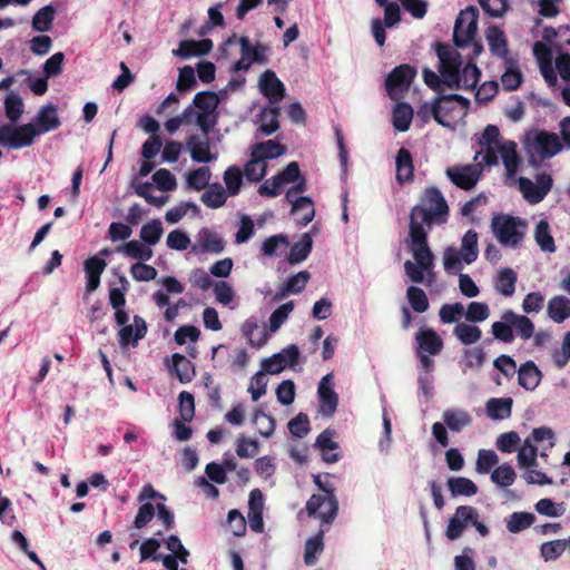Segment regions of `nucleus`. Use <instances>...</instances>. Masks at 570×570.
Masks as SVG:
<instances>
[{"instance_id": "1", "label": "nucleus", "mask_w": 570, "mask_h": 570, "mask_svg": "<svg viewBox=\"0 0 570 570\" xmlns=\"http://www.w3.org/2000/svg\"><path fill=\"white\" fill-rule=\"evenodd\" d=\"M449 216V205L439 188L431 186L425 188L419 203L410 212L409 238L417 244L428 240V229L433 224H445Z\"/></svg>"}, {"instance_id": "2", "label": "nucleus", "mask_w": 570, "mask_h": 570, "mask_svg": "<svg viewBox=\"0 0 570 570\" xmlns=\"http://www.w3.org/2000/svg\"><path fill=\"white\" fill-rule=\"evenodd\" d=\"M315 485L323 494H313L306 502L305 510L308 517L320 520L322 527L331 525L338 512V501L335 488L330 482H323L322 475L313 476Z\"/></svg>"}, {"instance_id": "3", "label": "nucleus", "mask_w": 570, "mask_h": 570, "mask_svg": "<svg viewBox=\"0 0 570 570\" xmlns=\"http://www.w3.org/2000/svg\"><path fill=\"white\" fill-rule=\"evenodd\" d=\"M491 228L501 245L515 248L524 238L527 224L520 217L497 214L492 217Z\"/></svg>"}, {"instance_id": "4", "label": "nucleus", "mask_w": 570, "mask_h": 570, "mask_svg": "<svg viewBox=\"0 0 570 570\" xmlns=\"http://www.w3.org/2000/svg\"><path fill=\"white\" fill-rule=\"evenodd\" d=\"M436 56L440 60L439 71L443 78V83L450 89H461L463 60L460 52L448 43H438Z\"/></svg>"}, {"instance_id": "5", "label": "nucleus", "mask_w": 570, "mask_h": 570, "mask_svg": "<svg viewBox=\"0 0 570 570\" xmlns=\"http://www.w3.org/2000/svg\"><path fill=\"white\" fill-rule=\"evenodd\" d=\"M409 247L416 263L406 261L404 263L405 274L413 283H422L424 281L423 273L433 267V253L425 239L424 244H417L413 238H409Z\"/></svg>"}, {"instance_id": "6", "label": "nucleus", "mask_w": 570, "mask_h": 570, "mask_svg": "<svg viewBox=\"0 0 570 570\" xmlns=\"http://www.w3.org/2000/svg\"><path fill=\"white\" fill-rule=\"evenodd\" d=\"M37 136V126L31 122L20 126L13 124L0 126V146L3 148L21 149L29 147Z\"/></svg>"}, {"instance_id": "7", "label": "nucleus", "mask_w": 570, "mask_h": 570, "mask_svg": "<svg viewBox=\"0 0 570 570\" xmlns=\"http://www.w3.org/2000/svg\"><path fill=\"white\" fill-rule=\"evenodd\" d=\"M525 147L529 153L537 154L541 159H547L559 154L563 146L557 134L535 130L527 135Z\"/></svg>"}, {"instance_id": "8", "label": "nucleus", "mask_w": 570, "mask_h": 570, "mask_svg": "<svg viewBox=\"0 0 570 570\" xmlns=\"http://www.w3.org/2000/svg\"><path fill=\"white\" fill-rule=\"evenodd\" d=\"M479 10L475 7H468L462 10L454 24L453 41L458 48H464L474 39L478 30Z\"/></svg>"}, {"instance_id": "9", "label": "nucleus", "mask_w": 570, "mask_h": 570, "mask_svg": "<svg viewBox=\"0 0 570 570\" xmlns=\"http://www.w3.org/2000/svg\"><path fill=\"white\" fill-rule=\"evenodd\" d=\"M436 102L440 110L443 127H451L452 122L465 114L470 107V100L461 95H439Z\"/></svg>"}, {"instance_id": "10", "label": "nucleus", "mask_w": 570, "mask_h": 570, "mask_svg": "<svg viewBox=\"0 0 570 570\" xmlns=\"http://www.w3.org/2000/svg\"><path fill=\"white\" fill-rule=\"evenodd\" d=\"M483 166L476 165H454L445 170L446 177L458 188L471 190L478 184Z\"/></svg>"}, {"instance_id": "11", "label": "nucleus", "mask_w": 570, "mask_h": 570, "mask_svg": "<svg viewBox=\"0 0 570 570\" xmlns=\"http://www.w3.org/2000/svg\"><path fill=\"white\" fill-rule=\"evenodd\" d=\"M416 76L414 67L403 63L395 67L385 79V87L389 96L396 99L397 95L407 91Z\"/></svg>"}, {"instance_id": "12", "label": "nucleus", "mask_w": 570, "mask_h": 570, "mask_svg": "<svg viewBox=\"0 0 570 570\" xmlns=\"http://www.w3.org/2000/svg\"><path fill=\"white\" fill-rule=\"evenodd\" d=\"M299 358V350L297 345L291 344L283 348L279 353L272 355L262 361V368L267 374H278L287 366L292 367L297 364Z\"/></svg>"}, {"instance_id": "13", "label": "nucleus", "mask_w": 570, "mask_h": 570, "mask_svg": "<svg viewBox=\"0 0 570 570\" xmlns=\"http://www.w3.org/2000/svg\"><path fill=\"white\" fill-rule=\"evenodd\" d=\"M475 517V508L471 505H460L455 509L454 514L450 518L446 527V538L451 541L458 540L464 532L465 528L471 524Z\"/></svg>"}, {"instance_id": "14", "label": "nucleus", "mask_w": 570, "mask_h": 570, "mask_svg": "<svg viewBox=\"0 0 570 570\" xmlns=\"http://www.w3.org/2000/svg\"><path fill=\"white\" fill-rule=\"evenodd\" d=\"M332 379L333 375L331 373L323 376L317 389L320 397V413L326 417H332L338 405V395L333 390Z\"/></svg>"}, {"instance_id": "15", "label": "nucleus", "mask_w": 570, "mask_h": 570, "mask_svg": "<svg viewBox=\"0 0 570 570\" xmlns=\"http://www.w3.org/2000/svg\"><path fill=\"white\" fill-rule=\"evenodd\" d=\"M147 334V323L139 316H134V325H125L118 332V343L125 348L129 345L136 347L138 342Z\"/></svg>"}, {"instance_id": "16", "label": "nucleus", "mask_w": 570, "mask_h": 570, "mask_svg": "<svg viewBox=\"0 0 570 570\" xmlns=\"http://www.w3.org/2000/svg\"><path fill=\"white\" fill-rule=\"evenodd\" d=\"M259 89L271 104H277L285 96V87L273 70H265L261 75Z\"/></svg>"}, {"instance_id": "17", "label": "nucleus", "mask_w": 570, "mask_h": 570, "mask_svg": "<svg viewBox=\"0 0 570 570\" xmlns=\"http://www.w3.org/2000/svg\"><path fill=\"white\" fill-rule=\"evenodd\" d=\"M213 50V41L210 39L181 40L179 47L173 51V53L183 59L191 57H200L208 55Z\"/></svg>"}, {"instance_id": "18", "label": "nucleus", "mask_w": 570, "mask_h": 570, "mask_svg": "<svg viewBox=\"0 0 570 570\" xmlns=\"http://www.w3.org/2000/svg\"><path fill=\"white\" fill-rule=\"evenodd\" d=\"M415 341L420 352L429 355L440 354L444 345L441 336L432 328H421L415 335Z\"/></svg>"}, {"instance_id": "19", "label": "nucleus", "mask_w": 570, "mask_h": 570, "mask_svg": "<svg viewBox=\"0 0 570 570\" xmlns=\"http://www.w3.org/2000/svg\"><path fill=\"white\" fill-rule=\"evenodd\" d=\"M225 243L222 237L208 228L199 232L198 243L191 248L194 253H214L219 254L224 250Z\"/></svg>"}, {"instance_id": "20", "label": "nucleus", "mask_w": 570, "mask_h": 570, "mask_svg": "<svg viewBox=\"0 0 570 570\" xmlns=\"http://www.w3.org/2000/svg\"><path fill=\"white\" fill-rule=\"evenodd\" d=\"M485 37L488 40L489 49L493 56L503 60L512 58L509 55L508 40L502 29L498 26H490L487 29Z\"/></svg>"}, {"instance_id": "21", "label": "nucleus", "mask_w": 570, "mask_h": 570, "mask_svg": "<svg viewBox=\"0 0 570 570\" xmlns=\"http://www.w3.org/2000/svg\"><path fill=\"white\" fill-rule=\"evenodd\" d=\"M193 160L197 163H210L216 156L210 153V145L208 136L199 137L191 135L186 142Z\"/></svg>"}, {"instance_id": "22", "label": "nucleus", "mask_w": 570, "mask_h": 570, "mask_svg": "<svg viewBox=\"0 0 570 570\" xmlns=\"http://www.w3.org/2000/svg\"><path fill=\"white\" fill-rule=\"evenodd\" d=\"M396 180L400 184L412 181L414 178L413 157L409 149L402 147L399 149L396 159Z\"/></svg>"}, {"instance_id": "23", "label": "nucleus", "mask_w": 570, "mask_h": 570, "mask_svg": "<svg viewBox=\"0 0 570 570\" xmlns=\"http://www.w3.org/2000/svg\"><path fill=\"white\" fill-rule=\"evenodd\" d=\"M106 262L98 256L89 257L85 261L83 268L86 273V289L88 292L96 291L100 285V276L106 268Z\"/></svg>"}, {"instance_id": "24", "label": "nucleus", "mask_w": 570, "mask_h": 570, "mask_svg": "<svg viewBox=\"0 0 570 570\" xmlns=\"http://www.w3.org/2000/svg\"><path fill=\"white\" fill-rule=\"evenodd\" d=\"M501 318L512 324V328L515 330L518 336L522 340H529L534 334V324L525 315H519L511 309L503 312Z\"/></svg>"}, {"instance_id": "25", "label": "nucleus", "mask_w": 570, "mask_h": 570, "mask_svg": "<svg viewBox=\"0 0 570 570\" xmlns=\"http://www.w3.org/2000/svg\"><path fill=\"white\" fill-rule=\"evenodd\" d=\"M517 372L519 385L527 391H533L541 381V371L533 361H527Z\"/></svg>"}, {"instance_id": "26", "label": "nucleus", "mask_w": 570, "mask_h": 570, "mask_svg": "<svg viewBox=\"0 0 570 570\" xmlns=\"http://www.w3.org/2000/svg\"><path fill=\"white\" fill-rule=\"evenodd\" d=\"M38 136L50 130H55L60 126V120L57 116V108L53 105L42 107L36 117Z\"/></svg>"}, {"instance_id": "27", "label": "nucleus", "mask_w": 570, "mask_h": 570, "mask_svg": "<svg viewBox=\"0 0 570 570\" xmlns=\"http://www.w3.org/2000/svg\"><path fill=\"white\" fill-rule=\"evenodd\" d=\"M499 153L501 155L508 176L513 177L518 173L521 163V159L517 153V144L512 140H508L500 145Z\"/></svg>"}, {"instance_id": "28", "label": "nucleus", "mask_w": 570, "mask_h": 570, "mask_svg": "<svg viewBox=\"0 0 570 570\" xmlns=\"http://www.w3.org/2000/svg\"><path fill=\"white\" fill-rule=\"evenodd\" d=\"M503 61L505 71L501 76V82L507 91H513L521 86L523 76L519 69L517 59L512 57Z\"/></svg>"}, {"instance_id": "29", "label": "nucleus", "mask_w": 570, "mask_h": 570, "mask_svg": "<svg viewBox=\"0 0 570 570\" xmlns=\"http://www.w3.org/2000/svg\"><path fill=\"white\" fill-rule=\"evenodd\" d=\"M242 332H243L244 336L247 337L250 346L255 347V348H261L262 346H264L269 338V335H268L266 328L261 327L257 324V322L250 321V320H247L243 324Z\"/></svg>"}, {"instance_id": "30", "label": "nucleus", "mask_w": 570, "mask_h": 570, "mask_svg": "<svg viewBox=\"0 0 570 570\" xmlns=\"http://www.w3.org/2000/svg\"><path fill=\"white\" fill-rule=\"evenodd\" d=\"M327 527L325 525V528ZM324 533L325 529L321 525L318 532L306 540L304 547V562L306 566H314L317 562V554L324 549Z\"/></svg>"}, {"instance_id": "31", "label": "nucleus", "mask_w": 570, "mask_h": 570, "mask_svg": "<svg viewBox=\"0 0 570 570\" xmlns=\"http://www.w3.org/2000/svg\"><path fill=\"white\" fill-rule=\"evenodd\" d=\"M513 400L511 397H492L485 409L492 420H503L511 416Z\"/></svg>"}, {"instance_id": "32", "label": "nucleus", "mask_w": 570, "mask_h": 570, "mask_svg": "<svg viewBox=\"0 0 570 570\" xmlns=\"http://www.w3.org/2000/svg\"><path fill=\"white\" fill-rule=\"evenodd\" d=\"M228 194L219 183L210 184L202 194L200 200L208 208L217 209L225 205Z\"/></svg>"}, {"instance_id": "33", "label": "nucleus", "mask_w": 570, "mask_h": 570, "mask_svg": "<svg viewBox=\"0 0 570 570\" xmlns=\"http://www.w3.org/2000/svg\"><path fill=\"white\" fill-rule=\"evenodd\" d=\"M444 424L450 431L459 433L472 423L471 415L463 410H446L442 414Z\"/></svg>"}, {"instance_id": "34", "label": "nucleus", "mask_w": 570, "mask_h": 570, "mask_svg": "<svg viewBox=\"0 0 570 570\" xmlns=\"http://www.w3.org/2000/svg\"><path fill=\"white\" fill-rule=\"evenodd\" d=\"M286 151V147L275 140H266L257 142L253 146L252 155L257 156L261 160L275 159Z\"/></svg>"}, {"instance_id": "35", "label": "nucleus", "mask_w": 570, "mask_h": 570, "mask_svg": "<svg viewBox=\"0 0 570 570\" xmlns=\"http://www.w3.org/2000/svg\"><path fill=\"white\" fill-rule=\"evenodd\" d=\"M292 213L295 214L299 225L306 226L315 215L314 204L309 197L301 196L293 202Z\"/></svg>"}, {"instance_id": "36", "label": "nucleus", "mask_w": 570, "mask_h": 570, "mask_svg": "<svg viewBox=\"0 0 570 570\" xmlns=\"http://www.w3.org/2000/svg\"><path fill=\"white\" fill-rule=\"evenodd\" d=\"M446 484L452 497H473L478 493V485L469 478L451 476Z\"/></svg>"}, {"instance_id": "37", "label": "nucleus", "mask_w": 570, "mask_h": 570, "mask_svg": "<svg viewBox=\"0 0 570 570\" xmlns=\"http://www.w3.org/2000/svg\"><path fill=\"white\" fill-rule=\"evenodd\" d=\"M309 273L306 271L298 272L297 274L291 276L287 282L284 284L282 289L276 293L275 299H282L287 294H298L301 293L306 284L309 281Z\"/></svg>"}, {"instance_id": "38", "label": "nucleus", "mask_w": 570, "mask_h": 570, "mask_svg": "<svg viewBox=\"0 0 570 570\" xmlns=\"http://www.w3.org/2000/svg\"><path fill=\"white\" fill-rule=\"evenodd\" d=\"M548 315L556 323H562L570 317V299L566 296H554L548 303Z\"/></svg>"}, {"instance_id": "39", "label": "nucleus", "mask_w": 570, "mask_h": 570, "mask_svg": "<svg viewBox=\"0 0 570 570\" xmlns=\"http://www.w3.org/2000/svg\"><path fill=\"white\" fill-rule=\"evenodd\" d=\"M517 273L510 268H501L498 272L497 279H495V289L503 296H512L515 292V284H517Z\"/></svg>"}, {"instance_id": "40", "label": "nucleus", "mask_w": 570, "mask_h": 570, "mask_svg": "<svg viewBox=\"0 0 570 570\" xmlns=\"http://www.w3.org/2000/svg\"><path fill=\"white\" fill-rule=\"evenodd\" d=\"M313 239L308 233L302 235L301 239L293 244L288 255V263L291 265L298 264L305 261L312 252Z\"/></svg>"}, {"instance_id": "41", "label": "nucleus", "mask_w": 570, "mask_h": 570, "mask_svg": "<svg viewBox=\"0 0 570 570\" xmlns=\"http://www.w3.org/2000/svg\"><path fill=\"white\" fill-rule=\"evenodd\" d=\"M174 371L180 383H189L195 376L193 363L183 354L175 353L171 356Z\"/></svg>"}, {"instance_id": "42", "label": "nucleus", "mask_w": 570, "mask_h": 570, "mask_svg": "<svg viewBox=\"0 0 570 570\" xmlns=\"http://www.w3.org/2000/svg\"><path fill=\"white\" fill-rule=\"evenodd\" d=\"M259 131L269 136L278 130L279 107L264 108L259 115Z\"/></svg>"}, {"instance_id": "43", "label": "nucleus", "mask_w": 570, "mask_h": 570, "mask_svg": "<svg viewBox=\"0 0 570 570\" xmlns=\"http://www.w3.org/2000/svg\"><path fill=\"white\" fill-rule=\"evenodd\" d=\"M534 239L541 250L546 253L556 252V243L550 232V226L547 220H540L534 230Z\"/></svg>"}, {"instance_id": "44", "label": "nucleus", "mask_w": 570, "mask_h": 570, "mask_svg": "<svg viewBox=\"0 0 570 570\" xmlns=\"http://www.w3.org/2000/svg\"><path fill=\"white\" fill-rule=\"evenodd\" d=\"M478 233L469 229L462 237L461 256L466 264L473 263L478 258Z\"/></svg>"}, {"instance_id": "45", "label": "nucleus", "mask_w": 570, "mask_h": 570, "mask_svg": "<svg viewBox=\"0 0 570 570\" xmlns=\"http://www.w3.org/2000/svg\"><path fill=\"white\" fill-rule=\"evenodd\" d=\"M413 118V108L410 104L400 102L393 110V126L399 131H406Z\"/></svg>"}, {"instance_id": "46", "label": "nucleus", "mask_w": 570, "mask_h": 570, "mask_svg": "<svg viewBox=\"0 0 570 570\" xmlns=\"http://www.w3.org/2000/svg\"><path fill=\"white\" fill-rule=\"evenodd\" d=\"M121 250L127 257L137 259L141 263L149 261L154 255L149 245L146 246L142 243L135 239L124 244Z\"/></svg>"}, {"instance_id": "47", "label": "nucleus", "mask_w": 570, "mask_h": 570, "mask_svg": "<svg viewBox=\"0 0 570 570\" xmlns=\"http://www.w3.org/2000/svg\"><path fill=\"white\" fill-rule=\"evenodd\" d=\"M517 460L521 469H530L538 465V448L531 443L530 439H527L519 449Z\"/></svg>"}, {"instance_id": "48", "label": "nucleus", "mask_w": 570, "mask_h": 570, "mask_svg": "<svg viewBox=\"0 0 570 570\" xmlns=\"http://www.w3.org/2000/svg\"><path fill=\"white\" fill-rule=\"evenodd\" d=\"M453 334L462 344L471 345L480 341L482 331L476 325L458 323L453 330Z\"/></svg>"}, {"instance_id": "49", "label": "nucleus", "mask_w": 570, "mask_h": 570, "mask_svg": "<svg viewBox=\"0 0 570 570\" xmlns=\"http://www.w3.org/2000/svg\"><path fill=\"white\" fill-rule=\"evenodd\" d=\"M193 105L199 109V112L216 114L219 97L214 91H200L195 95Z\"/></svg>"}, {"instance_id": "50", "label": "nucleus", "mask_w": 570, "mask_h": 570, "mask_svg": "<svg viewBox=\"0 0 570 570\" xmlns=\"http://www.w3.org/2000/svg\"><path fill=\"white\" fill-rule=\"evenodd\" d=\"M517 473L509 463L498 465L491 473V481L501 488H508L514 483Z\"/></svg>"}, {"instance_id": "51", "label": "nucleus", "mask_w": 570, "mask_h": 570, "mask_svg": "<svg viewBox=\"0 0 570 570\" xmlns=\"http://www.w3.org/2000/svg\"><path fill=\"white\" fill-rule=\"evenodd\" d=\"M119 287H111L109 289V304L114 309H119L126 304V293L129 291L130 284L125 275L118 276Z\"/></svg>"}, {"instance_id": "52", "label": "nucleus", "mask_w": 570, "mask_h": 570, "mask_svg": "<svg viewBox=\"0 0 570 570\" xmlns=\"http://www.w3.org/2000/svg\"><path fill=\"white\" fill-rule=\"evenodd\" d=\"M535 520L533 513L530 512H513L508 521L507 529L511 533H519L528 528H530Z\"/></svg>"}, {"instance_id": "53", "label": "nucleus", "mask_w": 570, "mask_h": 570, "mask_svg": "<svg viewBox=\"0 0 570 570\" xmlns=\"http://www.w3.org/2000/svg\"><path fill=\"white\" fill-rule=\"evenodd\" d=\"M55 13L56 11L52 6H46L39 9L32 18V28L39 32L50 30L55 19Z\"/></svg>"}, {"instance_id": "54", "label": "nucleus", "mask_w": 570, "mask_h": 570, "mask_svg": "<svg viewBox=\"0 0 570 570\" xmlns=\"http://www.w3.org/2000/svg\"><path fill=\"white\" fill-rule=\"evenodd\" d=\"M163 233L164 229L161 222L159 219H153L142 225L140 229V238L145 244L153 246L160 240Z\"/></svg>"}, {"instance_id": "55", "label": "nucleus", "mask_w": 570, "mask_h": 570, "mask_svg": "<svg viewBox=\"0 0 570 570\" xmlns=\"http://www.w3.org/2000/svg\"><path fill=\"white\" fill-rule=\"evenodd\" d=\"M224 183L227 187L226 193L229 196H236L239 194L243 185V173L236 166H230L224 171Z\"/></svg>"}, {"instance_id": "56", "label": "nucleus", "mask_w": 570, "mask_h": 570, "mask_svg": "<svg viewBox=\"0 0 570 570\" xmlns=\"http://www.w3.org/2000/svg\"><path fill=\"white\" fill-rule=\"evenodd\" d=\"M406 297L414 312L424 313L429 309V299L422 288L417 286L407 287Z\"/></svg>"}, {"instance_id": "57", "label": "nucleus", "mask_w": 570, "mask_h": 570, "mask_svg": "<svg viewBox=\"0 0 570 570\" xmlns=\"http://www.w3.org/2000/svg\"><path fill=\"white\" fill-rule=\"evenodd\" d=\"M566 549H567L566 539H563V540L558 539V540L543 542L540 547V556L546 561H554L559 557L562 556V553L566 551Z\"/></svg>"}, {"instance_id": "58", "label": "nucleus", "mask_w": 570, "mask_h": 570, "mask_svg": "<svg viewBox=\"0 0 570 570\" xmlns=\"http://www.w3.org/2000/svg\"><path fill=\"white\" fill-rule=\"evenodd\" d=\"M253 422L258 426V433L262 436L269 438L275 431V419L266 414L262 409H256L253 415Z\"/></svg>"}, {"instance_id": "59", "label": "nucleus", "mask_w": 570, "mask_h": 570, "mask_svg": "<svg viewBox=\"0 0 570 570\" xmlns=\"http://www.w3.org/2000/svg\"><path fill=\"white\" fill-rule=\"evenodd\" d=\"M244 175L249 181L257 183L266 175V164L261 160L257 156H252L250 159L245 164Z\"/></svg>"}, {"instance_id": "60", "label": "nucleus", "mask_w": 570, "mask_h": 570, "mask_svg": "<svg viewBox=\"0 0 570 570\" xmlns=\"http://www.w3.org/2000/svg\"><path fill=\"white\" fill-rule=\"evenodd\" d=\"M210 169L207 166L199 167L195 170H191L187 175V183L188 185L194 188L195 190H202L204 188H207L210 184Z\"/></svg>"}, {"instance_id": "61", "label": "nucleus", "mask_w": 570, "mask_h": 570, "mask_svg": "<svg viewBox=\"0 0 570 570\" xmlns=\"http://www.w3.org/2000/svg\"><path fill=\"white\" fill-rule=\"evenodd\" d=\"M481 71L474 61H468L466 65L461 68V88L465 90L474 89L479 82Z\"/></svg>"}, {"instance_id": "62", "label": "nucleus", "mask_w": 570, "mask_h": 570, "mask_svg": "<svg viewBox=\"0 0 570 570\" xmlns=\"http://www.w3.org/2000/svg\"><path fill=\"white\" fill-rule=\"evenodd\" d=\"M6 117L16 122L23 114V101L19 95L10 94L4 101Z\"/></svg>"}, {"instance_id": "63", "label": "nucleus", "mask_w": 570, "mask_h": 570, "mask_svg": "<svg viewBox=\"0 0 570 570\" xmlns=\"http://www.w3.org/2000/svg\"><path fill=\"white\" fill-rule=\"evenodd\" d=\"M464 314V307L461 303L443 304L439 311L442 323L451 324L458 322Z\"/></svg>"}, {"instance_id": "64", "label": "nucleus", "mask_w": 570, "mask_h": 570, "mask_svg": "<svg viewBox=\"0 0 570 570\" xmlns=\"http://www.w3.org/2000/svg\"><path fill=\"white\" fill-rule=\"evenodd\" d=\"M153 181L161 191H171L177 187L175 176L168 169L165 168L158 169L153 175Z\"/></svg>"}]
</instances>
